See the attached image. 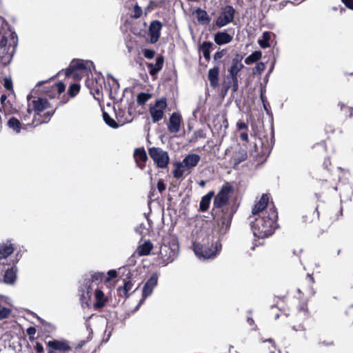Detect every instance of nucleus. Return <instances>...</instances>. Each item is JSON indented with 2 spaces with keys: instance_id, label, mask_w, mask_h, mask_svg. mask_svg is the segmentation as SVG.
<instances>
[{
  "instance_id": "nucleus-3",
  "label": "nucleus",
  "mask_w": 353,
  "mask_h": 353,
  "mask_svg": "<svg viewBox=\"0 0 353 353\" xmlns=\"http://www.w3.org/2000/svg\"><path fill=\"white\" fill-rule=\"evenodd\" d=\"M18 44V37L10 28L0 35V63L6 66L11 62Z\"/></svg>"
},
{
  "instance_id": "nucleus-21",
  "label": "nucleus",
  "mask_w": 353,
  "mask_h": 353,
  "mask_svg": "<svg viewBox=\"0 0 353 353\" xmlns=\"http://www.w3.org/2000/svg\"><path fill=\"white\" fill-rule=\"evenodd\" d=\"M314 283V278L309 274H307L305 279L301 282L300 288H298L299 293H306L309 295L314 294L312 285Z\"/></svg>"
},
{
  "instance_id": "nucleus-28",
  "label": "nucleus",
  "mask_w": 353,
  "mask_h": 353,
  "mask_svg": "<svg viewBox=\"0 0 353 353\" xmlns=\"http://www.w3.org/2000/svg\"><path fill=\"white\" fill-rule=\"evenodd\" d=\"M133 283L131 280L125 281L123 286H119L117 288V294L124 299L130 296L129 292L132 290Z\"/></svg>"
},
{
  "instance_id": "nucleus-44",
  "label": "nucleus",
  "mask_w": 353,
  "mask_h": 353,
  "mask_svg": "<svg viewBox=\"0 0 353 353\" xmlns=\"http://www.w3.org/2000/svg\"><path fill=\"white\" fill-rule=\"evenodd\" d=\"M81 86L79 83H72L70 85L68 90V94L70 97L73 98L78 94L80 91Z\"/></svg>"
},
{
  "instance_id": "nucleus-56",
  "label": "nucleus",
  "mask_w": 353,
  "mask_h": 353,
  "mask_svg": "<svg viewBox=\"0 0 353 353\" xmlns=\"http://www.w3.org/2000/svg\"><path fill=\"white\" fill-rule=\"evenodd\" d=\"M332 166V162L330 157L325 158L323 163V167L325 170L330 172L331 170L330 167Z\"/></svg>"
},
{
  "instance_id": "nucleus-57",
  "label": "nucleus",
  "mask_w": 353,
  "mask_h": 353,
  "mask_svg": "<svg viewBox=\"0 0 353 353\" xmlns=\"http://www.w3.org/2000/svg\"><path fill=\"white\" fill-rule=\"evenodd\" d=\"M54 86L57 89L59 94H61L62 92H63L65 91V84L61 81L55 83Z\"/></svg>"
},
{
  "instance_id": "nucleus-29",
  "label": "nucleus",
  "mask_w": 353,
  "mask_h": 353,
  "mask_svg": "<svg viewBox=\"0 0 353 353\" xmlns=\"http://www.w3.org/2000/svg\"><path fill=\"white\" fill-rule=\"evenodd\" d=\"M17 268L16 265L8 269L3 276V281L7 284H13L17 279Z\"/></svg>"
},
{
  "instance_id": "nucleus-11",
  "label": "nucleus",
  "mask_w": 353,
  "mask_h": 353,
  "mask_svg": "<svg viewBox=\"0 0 353 353\" xmlns=\"http://www.w3.org/2000/svg\"><path fill=\"white\" fill-rule=\"evenodd\" d=\"M234 192V188L231 184L226 183L223 185L217 194L214 196L213 201V208H223L230 207L228 205L231 194Z\"/></svg>"
},
{
  "instance_id": "nucleus-9",
  "label": "nucleus",
  "mask_w": 353,
  "mask_h": 353,
  "mask_svg": "<svg viewBox=\"0 0 353 353\" xmlns=\"http://www.w3.org/2000/svg\"><path fill=\"white\" fill-rule=\"evenodd\" d=\"M221 247L222 245L219 239H217L215 242L212 241L210 247L200 243H194L195 254L204 259H210L215 256L221 250Z\"/></svg>"
},
{
  "instance_id": "nucleus-6",
  "label": "nucleus",
  "mask_w": 353,
  "mask_h": 353,
  "mask_svg": "<svg viewBox=\"0 0 353 353\" xmlns=\"http://www.w3.org/2000/svg\"><path fill=\"white\" fill-rule=\"evenodd\" d=\"M85 344V341H81L73 347L66 340L54 339L46 343V349L48 353H81V349Z\"/></svg>"
},
{
  "instance_id": "nucleus-45",
  "label": "nucleus",
  "mask_w": 353,
  "mask_h": 353,
  "mask_svg": "<svg viewBox=\"0 0 353 353\" xmlns=\"http://www.w3.org/2000/svg\"><path fill=\"white\" fill-rule=\"evenodd\" d=\"M344 321L347 323H353V304L346 309L344 314Z\"/></svg>"
},
{
  "instance_id": "nucleus-58",
  "label": "nucleus",
  "mask_w": 353,
  "mask_h": 353,
  "mask_svg": "<svg viewBox=\"0 0 353 353\" xmlns=\"http://www.w3.org/2000/svg\"><path fill=\"white\" fill-rule=\"evenodd\" d=\"M236 127H237L238 130H244L245 131L248 130V125L243 121H238L236 123Z\"/></svg>"
},
{
  "instance_id": "nucleus-27",
  "label": "nucleus",
  "mask_w": 353,
  "mask_h": 353,
  "mask_svg": "<svg viewBox=\"0 0 353 353\" xmlns=\"http://www.w3.org/2000/svg\"><path fill=\"white\" fill-rule=\"evenodd\" d=\"M201 157L199 154H190L187 155L183 160V167H185L187 170L194 168L197 165Z\"/></svg>"
},
{
  "instance_id": "nucleus-38",
  "label": "nucleus",
  "mask_w": 353,
  "mask_h": 353,
  "mask_svg": "<svg viewBox=\"0 0 353 353\" xmlns=\"http://www.w3.org/2000/svg\"><path fill=\"white\" fill-rule=\"evenodd\" d=\"M151 98L152 94L147 92H140L137 97V103L138 105L143 106Z\"/></svg>"
},
{
  "instance_id": "nucleus-13",
  "label": "nucleus",
  "mask_w": 353,
  "mask_h": 353,
  "mask_svg": "<svg viewBox=\"0 0 353 353\" xmlns=\"http://www.w3.org/2000/svg\"><path fill=\"white\" fill-rule=\"evenodd\" d=\"M167 106V99L164 97L156 100L154 104L150 106L149 112L153 123L159 122L164 117Z\"/></svg>"
},
{
  "instance_id": "nucleus-37",
  "label": "nucleus",
  "mask_w": 353,
  "mask_h": 353,
  "mask_svg": "<svg viewBox=\"0 0 353 353\" xmlns=\"http://www.w3.org/2000/svg\"><path fill=\"white\" fill-rule=\"evenodd\" d=\"M262 57V53L259 50H256L253 52L250 55H249L248 57L245 59V63L247 65H250L252 63H254L256 61H258L259 59H261Z\"/></svg>"
},
{
  "instance_id": "nucleus-41",
  "label": "nucleus",
  "mask_w": 353,
  "mask_h": 353,
  "mask_svg": "<svg viewBox=\"0 0 353 353\" xmlns=\"http://www.w3.org/2000/svg\"><path fill=\"white\" fill-rule=\"evenodd\" d=\"M185 168L183 167V163H177L176 168L173 170V176L176 179H180L183 176Z\"/></svg>"
},
{
  "instance_id": "nucleus-32",
  "label": "nucleus",
  "mask_w": 353,
  "mask_h": 353,
  "mask_svg": "<svg viewBox=\"0 0 353 353\" xmlns=\"http://www.w3.org/2000/svg\"><path fill=\"white\" fill-rule=\"evenodd\" d=\"M152 249L153 244L150 241H146L138 247L137 252L139 256H147L150 254Z\"/></svg>"
},
{
  "instance_id": "nucleus-53",
  "label": "nucleus",
  "mask_w": 353,
  "mask_h": 353,
  "mask_svg": "<svg viewBox=\"0 0 353 353\" xmlns=\"http://www.w3.org/2000/svg\"><path fill=\"white\" fill-rule=\"evenodd\" d=\"M206 137V134L205 131L202 129H199L194 132V139L197 140L198 139H205Z\"/></svg>"
},
{
  "instance_id": "nucleus-42",
  "label": "nucleus",
  "mask_w": 353,
  "mask_h": 353,
  "mask_svg": "<svg viewBox=\"0 0 353 353\" xmlns=\"http://www.w3.org/2000/svg\"><path fill=\"white\" fill-rule=\"evenodd\" d=\"M103 118L107 125L112 128H119V124L106 112H103Z\"/></svg>"
},
{
  "instance_id": "nucleus-15",
  "label": "nucleus",
  "mask_w": 353,
  "mask_h": 353,
  "mask_svg": "<svg viewBox=\"0 0 353 353\" xmlns=\"http://www.w3.org/2000/svg\"><path fill=\"white\" fill-rule=\"evenodd\" d=\"M270 194H263L260 200L256 202L252 209L253 215H263L265 212H269L270 208L275 207L273 202L270 203Z\"/></svg>"
},
{
  "instance_id": "nucleus-1",
  "label": "nucleus",
  "mask_w": 353,
  "mask_h": 353,
  "mask_svg": "<svg viewBox=\"0 0 353 353\" xmlns=\"http://www.w3.org/2000/svg\"><path fill=\"white\" fill-rule=\"evenodd\" d=\"M278 212L275 207L270 208L269 212L259 215L251 223V228L254 236L259 239L271 236L277 228Z\"/></svg>"
},
{
  "instance_id": "nucleus-7",
  "label": "nucleus",
  "mask_w": 353,
  "mask_h": 353,
  "mask_svg": "<svg viewBox=\"0 0 353 353\" xmlns=\"http://www.w3.org/2000/svg\"><path fill=\"white\" fill-rule=\"evenodd\" d=\"M55 110L52 111H47L46 112L43 113L44 119L39 120L38 116L37 115L33 114V117L31 118L32 112L30 107H28L26 112H23L20 114V119L23 126V129L28 130V128H33L43 123L49 122Z\"/></svg>"
},
{
  "instance_id": "nucleus-40",
  "label": "nucleus",
  "mask_w": 353,
  "mask_h": 353,
  "mask_svg": "<svg viewBox=\"0 0 353 353\" xmlns=\"http://www.w3.org/2000/svg\"><path fill=\"white\" fill-rule=\"evenodd\" d=\"M297 310L300 314L302 316V319H305L309 316V311L307 308V303L306 301H303L297 306Z\"/></svg>"
},
{
  "instance_id": "nucleus-25",
  "label": "nucleus",
  "mask_w": 353,
  "mask_h": 353,
  "mask_svg": "<svg viewBox=\"0 0 353 353\" xmlns=\"http://www.w3.org/2000/svg\"><path fill=\"white\" fill-rule=\"evenodd\" d=\"M94 294L96 300V302L93 304L94 308L95 310L103 308L108 301V297L105 296L103 292L99 288L95 290Z\"/></svg>"
},
{
  "instance_id": "nucleus-33",
  "label": "nucleus",
  "mask_w": 353,
  "mask_h": 353,
  "mask_svg": "<svg viewBox=\"0 0 353 353\" xmlns=\"http://www.w3.org/2000/svg\"><path fill=\"white\" fill-rule=\"evenodd\" d=\"M8 126L12 129L16 133H19L23 126L21 122L17 118L12 117L9 119L7 123Z\"/></svg>"
},
{
  "instance_id": "nucleus-4",
  "label": "nucleus",
  "mask_w": 353,
  "mask_h": 353,
  "mask_svg": "<svg viewBox=\"0 0 353 353\" xmlns=\"http://www.w3.org/2000/svg\"><path fill=\"white\" fill-rule=\"evenodd\" d=\"M243 56L236 54L232 60L231 66L228 69V74L226 77L227 85L225 86L224 94H226L228 90L231 88L232 92H236L239 89V73L244 68L242 63Z\"/></svg>"
},
{
  "instance_id": "nucleus-22",
  "label": "nucleus",
  "mask_w": 353,
  "mask_h": 353,
  "mask_svg": "<svg viewBox=\"0 0 353 353\" xmlns=\"http://www.w3.org/2000/svg\"><path fill=\"white\" fill-rule=\"evenodd\" d=\"M320 191L315 193L317 198L323 194H330L334 191H336L338 188L336 184H331L327 179L322 181L319 184Z\"/></svg>"
},
{
  "instance_id": "nucleus-52",
  "label": "nucleus",
  "mask_w": 353,
  "mask_h": 353,
  "mask_svg": "<svg viewBox=\"0 0 353 353\" xmlns=\"http://www.w3.org/2000/svg\"><path fill=\"white\" fill-rule=\"evenodd\" d=\"M37 330L34 327H29L26 330V333L29 336L30 341L34 340V334H36Z\"/></svg>"
},
{
  "instance_id": "nucleus-47",
  "label": "nucleus",
  "mask_w": 353,
  "mask_h": 353,
  "mask_svg": "<svg viewBox=\"0 0 353 353\" xmlns=\"http://www.w3.org/2000/svg\"><path fill=\"white\" fill-rule=\"evenodd\" d=\"M117 272L114 270H109L107 275L105 274V283H108L113 279L117 278Z\"/></svg>"
},
{
  "instance_id": "nucleus-12",
  "label": "nucleus",
  "mask_w": 353,
  "mask_h": 353,
  "mask_svg": "<svg viewBox=\"0 0 353 353\" xmlns=\"http://www.w3.org/2000/svg\"><path fill=\"white\" fill-rule=\"evenodd\" d=\"M148 153L158 168H165L168 167L170 158L166 151L160 148L152 147L148 149Z\"/></svg>"
},
{
  "instance_id": "nucleus-51",
  "label": "nucleus",
  "mask_w": 353,
  "mask_h": 353,
  "mask_svg": "<svg viewBox=\"0 0 353 353\" xmlns=\"http://www.w3.org/2000/svg\"><path fill=\"white\" fill-rule=\"evenodd\" d=\"M10 313V309L0 305V320L7 318Z\"/></svg>"
},
{
  "instance_id": "nucleus-24",
  "label": "nucleus",
  "mask_w": 353,
  "mask_h": 353,
  "mask_svg": "<svg viewBox=\"0 0 353 353\" xmlns=\"http://www.w3.org/2000/svg\"><path fill=\"white\" fill-rule=\"evenodd\" d=\"M162 28V23H150L148 29V36L150 37V43H155L160 37V31Z\"/></svg>"
},
{
  "instance_id": "nucleus-46",
  "label": "nucleus",
  "mask_w": 353,
  "mask_h": 353,
  "mask_svg": "<svg viewBox=\"0 0 353 353\" xmlns=\"http://www.w3.org/2000/svg\"><path fill=\"white\" fill-rule=\"evenodd\" d=\"M196 16L199 21H207L208 22H210V19L208 17L207 12L203 10L198 9L196 10Z\"/></svg>"
},
{
  "instance_id": "nucleus-2",
  "label": "nucleus",
  "mask_w": 353,
  "mask_h": 353,
  "mask_svg": "<svg viewBox=\"0 0 353 353\" xmlns=\"http://www.w3.org/2000/svg\"><path fill=\"white\" fill-rule=\"evenodd\" d=\"M102 282L105 283V273L102 272H91L85 274L83 283L79 288L80 301L81 304L88 307L92 305V296L93 294V285L99 286Z\"/></svg>"
},
{
  "instance_id": "nucleus-63",
  "label": "nucleus",
  "mask_w": 353,
  "mask_h": 353,
  "mask_svg": "<svg viewBox=\"0 0 353 353\" xmlns=\"http://www.w3.org/2000/svg\"><path fill=\"white\" fill-rule=\"evenodd\" d=\"M239 137L242 141H245V142L248 141V134L247 131L241 132L240 133Z\"/></svg>"
},
{
  "instance_id": "nucleus-5",
  "label": "nucleus",
  "mask_w": 353,
  "mask_h": 353,
  "mask_svg": "<svg viewBox=\"0 0 353 353\" xmlns=\"http://www.w3.org/2000/svg\"><path fill=\"white\" fill-rule=\"evenodd\" d=\"M236 209L234 205L223 208H212V215L221 232L225 233L230 228Z\"/></svg>"
},
{
  "instance_id": "nucleus-30",
  "label": "nucleus",
  "mask_w": 353,
  "mask_h": 353,
  "mask_svg": "<svg viewBox=\"0 0 353 353\" xmlns=\"http://www.w3.org/2000/svg\"><path fill=\"white\" fill-rule=\"evenodd\" d=\"M214 196V192L210 191L207 194L202 197L199 204V210L201 212H206L208 210L211 199Z\"/></svg>"
},
{
  "instance_id": "nucleus-26",
  "label": "nucleus",
  "mask_w": 353,
  "mask_h": 353,
  "mask_svg": "<svg viewBox=\"0 0 353 353\" xmlns=\"http://www.w3.org/2000/svg\"><path fill=\"white\" fill-rule=\"evenodd\" d=\"M208 78L211 88L213 89L216 88L219 81V68L218 65H215L209 70Z\"/></svg>"
},
{
  "instance_id": "nucleus-48",
  "label": "nucleus",
  "mask_w": 353,
  "mask_h": 353,
  "mask_svg": "<svg viewBox=\"0 0 353 353\" xmlns=\"http://www.w3.org/2000/svg\"><path fill=\"white\" fill-rule=\"evenodd\" d=\"M142 53L145 58L152 59L154 57L156 52L152 49L145 48L142 50Z\"/></svg>"
},
{
  "instance_id": "nucleus-62",
  "label": "nucleus",
  "mask_w": 353,
  "mask_h": 353,
  "mask_svg": "<svg viewBox=\"0 0 353 353\" xmlns=\"http://www.w3.org/2000/svg\"><path fill=\"white\" fill-rule=\"evenodd\" d=\"M341 1L347 8L353 10V0H341Z\"/></svg>"
},
{
  "instance_id": "nucleus-16",
  "label": "nucleus",
  "mask_w": 353,
  "mask_h": 353,
  "mask_svg": "<svg viewBox=\"0 0 353 353\" xmlns=\"http://www.w3.org/2000/svg\"><path fill=\"white\" fill-rule=\"evenodd\" d=\"M158 279L159 274L157 272H154L148 279V281L143 285L142 291V298L140 300L139 303H142L148 296L152 294L154 288L157 285Z\"/></svg>"
},
{
  "instance_id": "nucleus-31",
  "label": "nucleus",
  "mask_w": 353,
  "mask_h": 353,
  "mask_svg": "<svg viewBox=\"0 0 353 353\" xmlns=\"http://www.w3.org/2000/svg\"><path fill=\"white\" fill-rule=\"evenodd\" d=\"M232 37L225 32H219L214 36V41L218 45H223L230 43Z\"/></svg>"
},
{
  "instance_id": "nucleus-64",
  "label": "nucleus",
  "mask_w": 353,
  "mask_h": 353,
  "mask_svg": "<svg viewBox=\"0 0 353 353\" xmlns=\"http://www.w3.org/2000/svg\"><path fill=\"white\" fill-rule=\"evenodd\" d=\"M247 322H248V323L250 326L253 327V330H255V328H256V325H255L254 321V319H252V317H251V316H248V317H247Z\"/></svg>"
},
{
  "instance_id": "nucleus-19",
  "label": "nucleus",
  "mask_w": 353,
  "mask_h": 353,
  "mask_svg": "<svg viewBox=\"0 0 353 353\" xmlns=\"http://www.w3.org/2000/svg\"><path fill=\"white\" fill-rule=\"evenodd\" d=\"M181 115L178 112H173L169 119L168 128L171 133H177L180 131L181 125L182 123Z\"/></svg>"
},
{
  "instance_id": "nucleus-10",
  "label": "nucleus",
  "mask_w": 353,
  "mask_h": 353,
  "mask_svg": "<svg viewBox=\"0 0 353 353\" xmlns=\"http://www.w3.org/2000/svg\"><path fill=\"white\" fill-rule=\"evenodd\" d=\"M88 61L83 59H74L70 62L68 68L65 70V76L66 77H72L74 80L81 79L78 72L88 74L91 72L90 68L88 67Z\"/></svg>"
},
{
  "instance_id": "nucleus-8",
  "label": "nucleus",
  "mask_w": 353,
  "mask_h": 353,
  "mask_svg": "<svg viewBox=\"0 0 353 353\" xmlns=\"http://www.w3.org/2000/svg\"><path fill=\"white\" fill-rule=\"evenodd\" d=\"M179 253L178 245L173 244L172 246L162 245L160 248L159 254L156 259L158 265L165 266L172 262Z\"/></svg>"
},
{
  "instance_id": "nucleus-18",
  "label": "nucleus",
  "mask_w": 353,
  "mask_h": 353,
  "mask_svg": "<svg viewBox=\"0 0 353 353\" xmlns=\"http://www.w3.org/2000/svg\"><path fill=\"white\" fill-rule=\"evenodd\" d=\"M133 157L137 166L141 170H144L148 161V155L144 148H137L134 150Z\"/></svg>"
},
{
  "instance_id": "nucleus-34",
  "label": "nucleus",
  "mask_w": 353,
  "mask_h": 353,
  "mask_svg": "<svg viewBox=\"0 0 353 353\" xmlns=\"http://www.w3.org/2000/svg\"><path fill=\"white\" fill-rule=\"evenodd\" d=\"M213 43L210 41H204L200 46V50L202 52L205 59L207 61L210 60V50Z\"/></svg>"
},
{
  "instance_id": "nucleus-23",
  "label": "nucleus",
  "mask_w": 353,
  "mask_h": 353,
  "mask_svg": "<svg viewBox=\"0 0 353 353\" xmlns=\"http://www.w3.org/2000/svg\"><path fill=\"white\" fill-rule=\"evenodd\" d=\"M248 159V152L246 148H240L234 151L231 157V162L233 163V168L235 169L241 163Z\"/></svg>"
},
{
  "instance_id": "nucleus-49",
  "label": "nucleus",
  "mask_w": 353,
  "mask_h": 353,
  "mask_svg": "<svg viewBox=\"0 0 353 353\" xmlns=\"http://www.w3.org/2000/svg\"><path fill=\"white\" fill-rule=\"evenodd\" d=\"M265 69V65L263 62L256 63V66L253 68L254 74H261Z\"/></svg>"
},
{
  "instance_id": "nucleus-59",
  "label": "nucleus",
  "mask_w": 353,
  "mask_h": 353,
  "mask_svg": "<svg viewBox=\"0 0 353 353\" xmlns=\"http://www.w3.org/2000/svg\"><path fill=\"white\" fill-rule=\"evenodd\" d=\"M339 105L340 106V108H341V110H345V109H347V110H348V112H350V114H349L348 117H349L350 118L352 117V116H353V113H352L353 108H349V107L346 106V105H345L344 103H339Z\"/></svg>"
},
{
  "instance_id": "nucleus-50",
  "label": "nucleus",
  "mask_w": 353,
  "mask_h": 353,
  "mask_svg": "<svg viewBox=\"0 0 353 353\" xmlns=\"http://www.w3.org/2000/svg\"><path fill=\"white\" fill-rule=\"evenodd\" d=\"M227 49H222L217 51L214 55V60L216 63H219L220 60L227 54Z\"/></svg>"
},
{
  "instance_id": "nucleus-60",
  "label": "nucleus",
  "mask_w": 353,
  "mask_h": 353,
  "mask_svg": "<svg viewBox=\"0 0 353 353\" xmlns=\"http://www.w3.org/2000/svg\"><path fill=\"white\" fill-rule=\"evenodd\" d=\"M157 189L160 193H162L165 190V185L163 179H160L157 183Z\"/></svg>"
},
{
  "instance_id": "nucleus-43",
  "label": "nucleus",
  "mask_w": 353,
  "mask_h": 353,
  "mask_svg": "<svg viewBox=\"0 0 353 353\" xmlns=\"http://www.w3.org/2000/svg\"><path fill=\"white\" fill-rule=\"evenodd\" d=\"M2 105V109L5 114H13L16 112V109L13 107L12 103L10 100H7Z\"/></svg>"
},
{
  "instance_id": "nucleus-61",
  "label": "nucleus",
  "mask_w": 353,
  "mask_h": 353,
  "mask_svg": "<svg viewBox=\"0 0 353 353\" xmlns=\"http://www.w3.org/2000/svg\"><path fill=\"white\" fill-rule=\"evenodd\" d=\"M34 350L37 353H43V347L41 343L37 342L34 347Z\"/></svg>"
},
{
  "instance_id": "nucleus-55",
  "label": "nucleus",
  "mask_w": 353,
  "mask_h": 353,
  "mask_svg": "<svg viewBox=\"0 0 353 353\" xmlns=\"http://www.w3.org/2000/svg\"><path fill=\"white\" fill-rule=\"evenodd\" d=\"M3 86L7 90L13 92L12 81L10 79H4Z\"/></svg>"
},
{
  "instance_id": "nucleus-36",
  "label": "nucleus",
  "mask_w": 353,
  "mask_h": 353,
  "mask_svg": "<svg viewBox=\"0 0 353 353\" xmlns=\"http://www.w3.org/2000/svg\"><path fill=\"white\" fill-rule=\"evenodd\" d=\"M14 251L12 244L3 243L0 245V259L6 258Z\"/></svg>"
},
{
  "instance_id": "nucleus-17",
  "label": "nucleus",
  "mask_w": 353,
  "mask_h": 353,
  "mask_svg": "<svg viewBox=\"0 0 353 353\" xmlns=\"http://www.w3.org/2000/svg\"><path fill=\"white\" fill-rule=\"evenodd\" d=\"M235 12L236 10L232 6H225L221 8L216 22H234Z\"/></svg>"
},
{
  "instance_id": "nucleus-39",
  "label": "nucleus",
  "mask_w": 353,
  "mask_h": 353,
  "mask_svg": "<svg viewBox=\"0 0 353 353\" xmlns=\"http://www.w3.org/2000/svg\"><path fill=\"white\" fill-rule=\"evenodd\" d=\"M270 39L271 33L270 32H264L263 33L262 39L259 41V44L262 48H266L270 46Z\"/></svg>"
},
{
  "instance_id": "nucleus-20",
  "label": "nucleus",
  "mask_w": 353,
  "mask_h": 353,
  "mask_svg": "<svg viewBox=\"0 0 353 353\" xmlns=\"http://www.w3.org/2000/svg\"><path fill=\"white\" fill-rule=\"evenodd\" d=\"M164 57L163 55H159L156 58L155 63H146V67L148 69L149 74L155 79L157 74L162 70L164 64Z\"/></svg>"
},
{
  "instance_id": "nucleus-54",
  "label": "nucleus",
  "mask_w": 353,
  "mask_h": 353,
  "mask_svg": "<svg viewBox=\"0 0 353 353\" xmlns=\"http://www.w3.org/2000/svg\"><path fill=\"white\" fill-rule=\"evenodd\" d=\"M142 9L140 6H139L138 5H136L134 7V9H133V14H132V16L133 17L137 19V18H139L141 14H142Z\"/></svg>"
},
{
  "instance_id": "nucleus-14",
  "label": "nucleus",
  "mask_w": 353,
  "mask_h": 353,
  "mask_svg": "<svg viewBox=\"0 0 353 353\" xmlns=\"http://www.w3.org/2000/svg\"><path fill=\"white\" fill-rule=\"evenodd\" d=\"M28 107L32 112H34V115H37L39 120L43 119V114L41 112L50 107V104L47 99L37 97L30 100V95L28 96Z\"/></svg>"
},
{
  "instance_id": "nucleus-35",
  "label": "nucleus",
  "mask_w": 353,
  "mask_h": 353,
  "mask_svg": "<svg viewBox=\"0 0 353 353\" xmlns=\"http://www.w3.org/2000/svg\"><path fill=\"white\" fill-rule=\"evenodd\" d=\"M260 143L261 144V151H258L256 143H254V153L251 152L250 155L253 156L254 158L258 159L259 157H263L268 154L270 153V149L268 146H263V143L261 141V140L259 139Z\"/></svg>"
}]
</instances>
